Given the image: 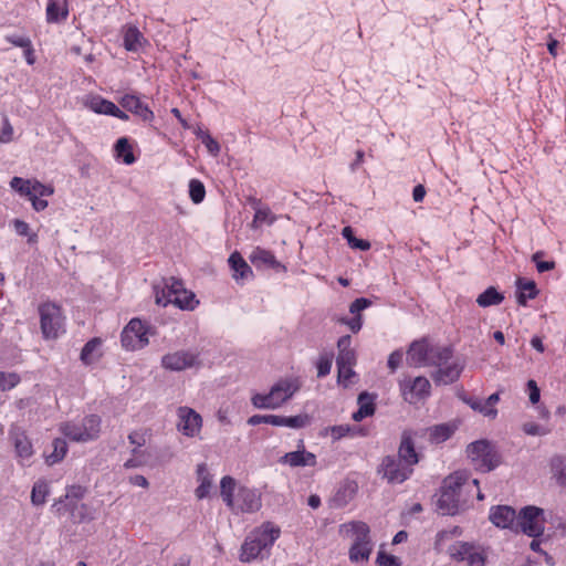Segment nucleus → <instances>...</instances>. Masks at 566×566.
<instances>
[{"label":"nucleus","mask_w":566,"mask_h":566,"mask_svg":"<svg viewBox=\"0 0 566 566\" xmlns=\"http://www.w3.org/2000/svg\"><path fill=\"white\" fill-rule=\"evenodd\" d=\"M343 324H346L353 333H357L360 331L363 322H361V315L358 314L357 316H354L350 319L343 318L340 321Z\"/></svg>","instance_id":"nucleus-58"},{"label":"nucleus","mask_w":566,"mask_h":566,"mask_svg":"<svg viewBox=\"0 0 566 566\" xmlns=\"http://www.w3.org/2000/svg\"><path fill=\"white\" fill-rule=\"evenodd\" d=\"M83 494L84 490L81 486H71L65 494V503L73 501V499L80 500L83 497Z\"/></svg>","instance_id":"nucleus-62"},{"label":"nucleus","mask_w":566,"mask_h":566,"mask_svg":"<svg viewBox=\"0 0 566 566\" xmlns=\"http://www.w3.org/2000/svg\"><path fill=\"white\" fill-rule=\"evenodd\" d=\"M119 104L127 109L128 112H132L133 114L137 115L145 122H149L154 118V113L148 108L147 105H145L139 97L130 94L124 95Z\"/></svg>","instance_id":"nucleus-22"},{"label":"nucleus","mask_w":566,"mask_h":566,"mask_svg":"<svg viewBox=\"0 0 566 566\" xmlns=\"http://www.w3.org/2000/svg\"><path fill=\"white\" fill-rule=\"evenodd\" d=\"M261 495L252 489L240 486L235 495V510L233 512L253 513L261 509Z\"/></svg>","instance_id":"nucleus-16"},{"label":"nucleus","mask_w":566,"mask_h":566,"mask_svg":"<svg viewBox=\"0 0 566 566\" xmlns=\"http://www.w3.org/2000/svg\"><path fill=\"white\" fill-rule=\"evenodd\" d=\"M177 415L179 419L177 428L182 434L190 438L199 434L202 427V418L198 412L189 407H180Z\"/></svg>","instance_id":"nucleus-15"},{"label":"nucleus","mask_w":566,"mask_h":566,"mask_svg":"<svg viewBox=\"0 0 566 566\" xmlns=\"http://www.w3.org/2000/svg\"><path fill=\"white\" fill-rule=\"evenodd\" d=\"M377 564L379 566H400L399 559L394 555H388L385 552H379L377 555Z\"/></svg>","instance_id":"nucleus-52"},{"label":"nucleus","mask_w":566,"mask_h":566,"mask_svg":"<svg viewBox=\"0 0 566 566\" xmlns=\"http://www.w3.org/2000/svg\"><path fill=\"white\" fill-rule=\"evenodd\" d=\"M284 427L300 429L304 428L310 423V417L306 413L297 415L293 417H284Z\"/></svg>","instance_id":"nucleus-48"},{"label":"nucleus","mask_w":566,"mask_h":566,"mask_svg":"<svg viewBox=\"0 0 566 566\" xmlns=\"http://www.w3.org/2000/svg\"><path fill=\"white\" fill-rule=\"evenodd\" d=\"M67 451V444L63 439H55L53 441V452L48 455V462L54 464L61 461Z\"/></svg>","instance_id":"nucleus-43"},{"label":"nucleus","mask_w":566,"mask_h":566,"mask_svg":"<svg viewBox=\"0 0 566 566\" xmlns=\"http://www.w3.org/2000/svg\"><path fill=\"white\" fill-rule=\"evenodd\" d=\"M402 361V353L400 350H396L389 355L388 358V367L391 371H395Z\"/></svg>","instance_id":"nucleus-61"},{"label":"nucleus","mask_w":566,"mask_h":566,"mask_svg":"<svg viewBox=\"0 0 566 566\" xmlns=\"http://www.w3.org/2000/svg\"><path fill=\"white\" fill-rule=\"evenodd\" d=\"M545 517L544 511L536 506L524 507L516 522V531L521 530L531 537H539L544 533Z\"/></svg>","instance_id":"nucleus-9"},{"label":"nucleus","mask_w":566,"mask_h":566,"mask_svg":"<svg viewBox=\"0 0 566 566\" xmlns=\"http://www.w3.org/2000/svg\"><path fill=\"white\" fill-rule=\"evenodd\" d=\"M60 429L61 432L72 441L87 442L98 437L101 431V418L91 415L85 417L81 423H62Z\"/></svg>","instance_id":"nucleus-6"},{"label":"nucleus","mask_w":566,"mask_h":566,"mask_svg":"<svg viewBox=\"0 0 566 566\" xmlns=\"http://www.w3.org/2000/svg\"><path fill=\"white\" fill-rule=\"evenodd\" d=\"M146 39L136 27H128L124 34V46L128 51L136 52L144 46Z\"/></svg>","instance_id":"nucleus-30"},{"label":"nucleus","mask_w":566,"mask_h":566,"mask_svg":"<svg viewBox=\"0 0 566 566\" xmlns=\"http://www.w3.org/2000/svg\"><path fill=\"white\" fill-rule=\"evenodd\" d=\"M407 363L412 367H433L431 378L436 385H450L457 381L463 364L453 356L451 347L436 344L428 338L415 340L407 350Z\"/></svg>","instance_id":"nucleus-1"},{"label":"nucleus","mask_w":566,"mask_h":566,"mask_svg":"<svg viewBox=\"0 0 566 566\" xmlns=\"http://www.w3.org/2000/svg\"><path fill=\"white\" fill-rule=\"evenodd\" d=\"M10 187L29 200L34 198V196H51L54 191L51 186L43 185L35 179H23L20 177H13L10 181Z\"/></svg>","instance_id":"nucleus-14"},{"label":"nucleus","mask_w":566,"mask_h":566,"mask_svg":"<svg viewBox=\"0 0 566 566\" xmlns=\"http://www.w3.org/2000/svg\"><path fill=\"white\" fill-rule=\"evenodd\" d=\"M253 208L255 209L254 218L251 222L252 229H259L263 224H272L275 221V216L269 208L260 207L258 200H253Z\"/></svg>","instance_id":"nucleus-31"},{"label":"nucleus","mask_w":566,"mask_h":566,"mask_svg":"<svg viewBox=\"0 0 566 566\" xmlns=\"http://www.w3.org/2000/svg\"><path fill=\"white\" fill-rule=\"evenodd\" d=\"M300 389L296 379H280L274 384L269 394H255L251 402L259 409H276L287 401Z\"/></svg>","instance_id":"nucleus-4"},{"label":"nucleus","mask_w":566,"mask_h":566,"mask_svg":"<svg viewBox=\"0 0 566 566\" xmlns=\"http://www.w3.org/2000/svg\"><path fill=\"white\" fill-rule=\"evenodd\" d=\"M170 303L181 310L192 311L199 302L196 300V295L192 292L184 289L180 294H177L171 298Z\"/></svg>","instance_id":"nucleus-38"},{"label":"nucleus","mask_w":566,"mask_h":566,"mask_svg":"<svg viewBox=\"0 0 566 566\" xmlns=\"http://www.w3.org/2000/svg\"><path fill=\"white\" fill-rule=\"evenodd\" d=\"M185 289L182 281L176 277H168L163 280L161 285H155V301L158 305L166 306L170 303L171 298Z\"/></svg>","instance_id":"nucleus-17"},{"label":"nucleus","mask_w":566,"mask_h":566,"mask_svg":"<svg viewBox=\"0 0 566 566\" xmlns=\"http://www.w3.org/2000/svg\"><path fill=\"white\" fill-rule=\"evenodd\" d=\"M352 338L349 335L342 336L337 342L338 356L336 359L337 365H350L356 363L355 350L350 347Z\"/></svg>","instance_id":"nucleus-24"},{"label":"nucleus","mask_w":566,"mask_h":566,"mask_svg":"<svg viewBox=\"0 0 566 566\" xmlns=\"http://www.w3.org/2000/svg\"><path fill=\"white\" fill-rule=\"evenodd\" d=\"M350 365H337L338 368V381L345 386L348 385L349 379L355 375Z\"/></svg>","instance_id":"nucleus-55"},{"label":"nucleus","mask_w":566,"mask_h":566,"mask_svg":"<svg viewBox=\"0 0 566 566\" xmlns=\"http://www.w3.org/2000/svg\"><path fill=\"white\" fill-rule=\"evenodd\" d=\"M358 403H359V409L353 413V419L355 421H360L364 418L374 415L375 407H374L373 397L369 396L367 392H363L359 395Z\"/></svg>","instance_id":"nucleus-33"},{"label":"nucleus","mask_w":566,"mask_h":566,"mask_svg":"<svg viewBox=\"0 0 566 566\" xmlns=\"http://www.w3.org/2000/svg\"><path fill=\"white\" fill-rule=\"evenodd\" d=\"M332 368V357L328 355L321 356L317 363V376L324 377L329 374Z\"/></svg>","instance_id":"nucleus-50"},{"label":"nucleus","mask_w":566,"mask_h":566,"mask_svg":"<svg viewBox=\"0 0 566 566\" xmlns=\"http://www.w3.org/2000/svg\"><path fill=\"white\" fill-rule=\"evenodd\" d=\"M455 427L449 423H441L428 429L429 438L434 443L448 440L454 432Z\"/></svg>","instance_id":"nucleus-35"},{"label":"nucleus","mask_w":566,"mask_h":566,"mask_svg":"<svg viewBox=\"0 0 566 566\" xmlns=\"http://www.w3.org/2000/svg\"><path fill=\"white\" fill-rule=\"evenodd\" d=\"M343 531L350 537L352 545H373L369 526L364 522L344 524Z\"/></svg>","instance_id":"nucleus-19"},{"label":"nucleus","mask_w":566,"mask_h":566,"mask_svg":"<svg viewBox=\"0 0 566 566\" xmlns=\"http://www.w3.org/2000/svg\"><path fill=\"white\" fill-rule=\"evenodd\" d=\"M349 432L348 426H334L331 428V434L335 440L345 437Z\"/></svg>","instance_id":"nucleus-64"},{"label":"nucleus","mask_w":566,"mask_h":566,"mask_svg":"<svg viewBox=\"0 0 566 566\" xmlns=\"http://www.w3.org/2000/svg\"><path fill=\"white\" fill-rule=\"evenodd\" d=\"M128 440L132 444H135L137 448H135L133 450V455L134 457H137L139 454V450L138 448H140L142 446L145 444V438H144V434L135 431V432H132L129 436H128Z\"/></svg>","instance_id":"nucleus-56"},{"label":"nucleus","mask_w":566,"mask_h":566,"mask_svg":"<svg viewBox=\"0 0 566 566\" xmlns=\"http://www.w3.org/2000/svg\"><path fill=\"white\" fill-rule=\"evenodd\" d=\"M396 458L401 459L402 462L407 463L411 468L418 463V461H419L418 454L415 451L413 442L409 436L405 434L402 437V440H401V443L399 447V451H398V457H396Z\"/></svg>","instance_id":"nucleus-28"},{"label":"nucleus","mask_w":566,"mask_h":566,"mask_svg":"<svg viewBox=\"0 0 566 566\" xmlns=\"http://www.w3.org/2000/svg\"><path fill=\"white\" fill-rule=\"evenodd\" d=\"M403 399L409 403H417L430 396L431 384L422 376L415 379H405L400 382Z\"/></svg>","instance_id":"nucleus-12"},{"label":"nucleus","mask_w":566,"mask_h":566,"mask_svg":"<svg viewBox=\"0 0 566 566\" xmlns=\"http://www.w3.org/2000/svg\"><path fill=\"white\" fill-rule=\"evenodd\" d=\"M451 558L458 562H465L468 566H485L489 553L475 544L459 542L449 547Z\"/></svg>","instance_id":"nucleus-7"},{"label":"nucleus","mask_w":566,"mask_h":566,"mask_svg":"<svg viewBox=\"0 0 566 566\" xmlns=\"http://www.w3.org/2000/svg\"><path fill=\"white\" fill-rule=\"evenodd\" d=\"M249 260L256 268H273L285 271V266L275 259L271 251L260 247H256L252 250L249 255Z\"/></svg>","instance_id":"nucleus-21"},{"label":"nucleus","mask_w":566,"mask_h":566,"mask_svg":"<svg viewBox=\"0 0 566 566\" xmlns=\"http://www.w3.org/2000/svg\"><path fill=\"white\" fill-rule=\"evenodd\" d=\"M503 300L504 295L500 293L494 286H490L478 296L476 303L481 307H488L492 305H499L503 302Z\"/></svg>","instance_id":"nucleus-36"},{"label":"nucleus","mask_w":566,"mask_h":566,"mask_svg":"<svg viewBox=\"0 0 566 566\" xmlns=\"http://www.w3.org/2000/svg\"><path fill=\"white\" fill-rule=\"evenodd\" d=\"M49 494V485L45 481H38L34 483L31 492L32 504L39 506L45 503Z\"/></svg>","instance_id":"nucleus-40"},{"label":"nucleus","mask_w":566,"mask_h":566,"mask_svg":"<svg viewBox=\"0 0 566 566\" xmlns=\"http://www.w3.org/2000/svg\"><path fill=\"white\" fill-rule=\"evenodd\" d=\"M527 388L530 391V401L535 405L539 401V388L537 387V384L535 380L531 379L527 381Z\"/></svg>","instance_id":"nucleus-57"},{"label":"nucleus","mask_w":566,"mask_h":566,"mask_svg":"<svg viewBox=\"0 0 566 566\" xmlns=\"http://www.w3.org/2000/svg\"><path fill=\"white\" fill-rule=\"evenodd\" d=\"M467 453L474 468L482 472L492 471L500 464V455L494 446L486 440L470 443Z\"/></svg>","instance_id":"nucleus-5"},{"label":"nucleus","mask_w":566,"mask_h":566,"mask_svg":"<svg viewBox=\"0 0 566 566\" xmlns=\"http://www.w3.org/2000/svg\"><path fill=\"white\" fill-rule=\"evenodd\" d=\"M281 462L286 463L292 468L314 467L316 464V457L312 452L297 450L286 453L284 457H282Z\"/></svg>","instance_id":"nucleus-23"},{"label":"nucleus","mask_w":566,"mask_h":566,"mask_svg":"<svg viewBox=\"0 0 566 566\" xmlns=\"http://www.w3.org/2000/svg\"><path fill=\"white\" fill-rule=\"evenodd\" d=\"M378 472L389 483H402L412 473V468L397 459L395 455H387L382 459Z\"/></svg>","instance_id":"nucleus-11"},{"label":"nucleus","mask_w":566,"mask_h":566,"mask_svg":"<svg viewBox=\"0 0 566 566\" xmlns=\"http://www.w3.org/2000/svg\"><path fill=\"white\" fill-rule=\"evenodd\" d=\"M553 476L562 488H566V458L556 455L551 460Z\"/></svg>","instance_id":"nucleus-37"},{"label":"nucleus","mask_w":566,"mask_h":566,"mask_svg":"<svg viewBox=\"0 0 566 566\" xmlns=\"http://www.w3.org/2000/svg\"><path fill=\"white\" fill-rule=\"evenodd\" d=\"M74 523H86L96 518V510L85 503L71 501L64 504Z\"/></svg>","instance_id":"nucleus-20"},{"label":"nucleus","mask_w":566,"mask_h":566,"mask_svg":"<svg viewBox=\"0 0 566 566\" xmlns=\"http://www.w3.org/2000/svg\"><path fill=\"white\" fill-rule=\"evenodd\" d=\"M343 237L347 240L348 244L353 249H358L361 251L369 250L370 243L366 240L356 239L354 237L353 229L350 227H345L342 232Z\"/></svg>","instance_id":"nucleus-44"},{"label":"nucleus","mask_w":566,"mask_h":566,"mask_svg":"<svg viewBox=\"0 0 566 566\" xmlns=\"http://www.w3.org/2000/svg\"><path fill=\"white\" fill-rule=\"evenodd\" d=\"M465 402L475 411L483 413L485 417L494 418L497 415V410L495 408L488 407L486 400H482L479 398H469L465 399Z\"/></svg>","instance_id":"nucleus-42"},{"label":"nucleus","mask_w":566,"mask_h":566,"mask_svg":"<svg viewBox=\"0 0 566 566\" xmlns=\"http://www.w3.org/2000/svg\"><path fill=\"white\" fill-rule=\"evenodd\" d=\"M148 334L149 327L139 318H133L122 332V345L127 350L142 349L149 343Z\"/></svg>","instance_id":"nucleus-10"},{"label":"nucleus","mask_w":566,"mask_h":566,"mask_svg":"<svg viewBox=\"0 0 566 566\" xmlns=\"http://www.w3.org/2000/svg\"><path fill=\"white\" fill-rule=\"evenodd\" d=\"M523 431L528 436H545L549 432L546 428L534 422L524 423Z\"/></svg>","instance_id":"nucleus-51"},{"label":"nucleus","mask_w":566,"mask_h":566,"mask_svg":"<svg viewBox=\"0 0 566 566\" xmlns=\"http://www.w3.org/2000/svg\"><path fill=\"white\" fill-rule=\"evenodd\" d=\"M41 331L46 339L56 338L63 331V316L61 308L54 303H44L39 306Z\"/></svg>","instance_id":"nucleus-8"},{"label":"nucleus","mask_w":566,"mask_h":566,"mask_svg":"<svg viewBox=\"0 0 566 566\" xmlns=\"http://www.w3.org/2000/svg\"><path fill=\"white\" fill-rule=\"evenodd\" d=\"M189 196L195 203H200L206 196L203 184L198 179H191L189 182Z\"/></svg>","instance_id":"nucleus-45"},{"label":"nucleus","mask_w":566,"mask_h":566,"mask_svg":"<svg viewBox=\"0 0 566 566\" xmlns=\"http://www.w3.org/2000/svg\"><path fill=\"white\" fill-rule=\"evenodd\" d=\"M12 136H13V128L10 125L9 120L6 119L4 124H3V127L1 129V133H0V142L1 143H9V142L12 140Z\"/></svg>","instance_id":"nucleus-59"},{"label":"nucleus","mask_w":566,"mask_h":566,"mask_svg":"<svg viewBox=\"0 0 566 566\" xmlns=\"http://www.w3.org/2000/svg\"><path fill=\"white\" fill-rule=\"evenodd\" d=\"M101 346V338L96 337L87 342L82 349L81 360L86 365L95 363L102 356Z\"/></svg>","instance_id":"nucleus-32"},{"label":"nucleus","mask_w":566,"mask_h":566,"mask_svg":"<svg viewBox=\"0 0 566 566\" xmlns=\"http://www.w3.org/2000/svg\"><path fill=\"white\" fill-rule=\"evenodd\" d=\"M84 105L97 114H106V115H108L109 111H112L114 107L113 102L104 99L97 95L87 96L84 99Z\"/></svg>","instance_id":"nucleus-34"},{"label":"nucleus","mask_w":566,"mask_h":566,"mask_svg":"<svg viewBox=\"0 0 566 566\" xmlns=\"http://www.w3.org/2000/svg\"><path fill=\"white\" fill-rule=\"evenodd\" d=\"M279 536L280 528L270 522L254 528L241 546L240 560L249 563L256 558L263 559L270 554V549Z\"/></svg>","instance_id":"nucleus-2"},{"label":"nucleus","mask_w":566,"mask_h":566,"mask_svg":"<svg viewBox=\"0 0 566 566\" xmlns=\"http://www.w3.org/2000/svg\"><path fill=\"white\" fill-rule=\"evenodd\" d=\"M202 143L211 155L217 156L219 154L220 145L210 136L209 133H202Z\"/></svg>","instance_id":"nucleus-54"},{"label":"nucleus","mask_w":566,"mask_h":566,"mask_svg":"<svg viewBox=\"0 0 566 566\" xmlns=\"http://www.w3.org/2000/svg\"><path fill=\"white\" fill-rule=\"evenodd\" d=\"M15 451L18 455L22 459H29L32 455V446L31 442L22 436L15 438L14 441Z\"/></svg>","instance_id":"nucleus-46"},{"label":"nucleus","mask_w":566,"mask_h":566,"mask_svg":"<svg viewBox=\"0 0 566 566\" xmlns=\"http://www.w3.org/2000/svg\"><path fill=\"white\" fill-rule=\"evenodd\" d=\"M544 255V252L538 251L533 254L532 261L535 262L536 269L539 273H544L551 271L555 268L554 261H542L541 258Z\"/></svg>","instance_id":"nucleus-49"},{"label":"nucleus","mask_w":566,"mask_h":566,"mask_svg":"<svg viewBox=\"0 0 566 566\" xmlns=\"http://www.w3.org/2000/svg\"><path fill=\"white\" fill-rule=\"evenodd\" d=\"M115 151L118 157L123 158L125 164L130 165L135 161V156L132 153V148L127 138L123 137L116 142Z\"/></svg>","instance_id":"nucleus-41"},{"label":"nucleus","mask_w":566,"mask_h":566,"mask_svg":"<svg viewBox=\"0 0 566 566\" xmlns=\"http://www.w3.org/2000/svg\"><path fill=\"white\" fill-rule=\"evenodd\" d=\"M13 226H14V230L17 231V233L19 235H23V237L29 235L30 227L27 222L15 219L13 221Z\"/></svg>","instance_id":"nucleus-63"},{"label":"nucleus","mask_w":566,"mask_h":566,"mask_svg":"<svg viewBox=\"0 0 566 566\" xmlns=\"http://www.w3.org/2000/svg\"><path fill=\"white\" fill-rule=\"evenodd\" d=\"M371 305V301L365 297L356 298L349 306V312L357 316L360 312Z\"/></svg>","instance_id":"nucleus-53"},{"label":"nucleus","mask_w":566,"mask_h":566,"mask_svg":"<svg viewBox=\"0 0 566 566\" xmlns=\"http://www.w3.org/2000/svg\"><path fill=\"white\" fill-rule=\"evenodd\" d=\"M373 552V545H352L349 548V559L353 563H366Z\"/></svg>","instance_id":"nucleus-39"},{"label":"nucleus","mask_w":566,"mask_h":566,"mask_svg":"<svg viewBox=\"0 0 566 566\" xmlns=\"http://www.w3.org/2000/svg\"><path fill=\"white\" fill-rule=\"evenodd\" d=\"M465 482L467 478L462 473L451 474L443 481L437 502L441 514L455 515L467 506V500L463 497Z\"/></svg>","instance_id":"nucleus-3"},{"label":"nucleus","mask_w":566,"mask_h":566,"mask_svg":"<svg viewBox=\"0 0 566 566\" xmlns=\"http://www.w3.org/2000/svg\"><path fill=\"white\" fill-rule=\"evenodd\" d=\"M198 365V355L190 350H177L161 357V366L172 371H181Z\"/></svg>","instance_id":"nucleus-13"},{"label":"nucleus","mask_w":566,"mask_h":566,"mask_svg":"<svg viewBox=\"0 0 566 566\" xmlns=\"http://www.w3.org/2000/svg\"><path fill=\"white\" fill-rule=\"evenodd\" d=\"M239 488L233 478L227 475L221 479L220 482V495L227 506L234 511L235 510V495Z\"/></svg>","instance_id":"nucleus-25"},{"label":"nucleus","mask_w":566,"mask_h":566,"mask_svg":"<svg viewBox=\"0 0 566 566\" xmlns=\"http://www.w3.org/2000/svg\"><path fill=\"white\" fill-rule=\"evenodd\" d=\"M20 382V376L15 373L0 371V390H10Z\"/></svg>","instance_id":"nucleus-47"},{"label":"nucleus","mask_w":566,"mask_h":566,"mask_svg":"<svg viewBox=\"0 0 566 566\" xmlns=\"http://www.w3.org/2000/svg\"><path fill=\"white\" fill-rule=\"evenodd\" d=\"M517 516L515 510L507 505L493 507L490 513L491 522L502 528H516Z\"/></svg>","instance_id":"nucleus-18"},{"label":"nucleus","mask_w":566,"mask_h":566,"mask_svg":"<svg viewBox=\"0 0 566 566\" xmlns=\"http://www.w3.org/2000/svg\"><path fill=\"white\" fill-rule=\"evenodd\" d=\"M517 286V303L520 305H526L527 300L535 298L538 294V290L536 289V284L534 281H528L522 277H518L516 281Z\"/></svg>","instance_id":"nucleus-27"},{"label":"nucleus","mask_w":566,"mask_h":566,"mask_svg":"<svg viewBox=\"0 0 566 566\" xmlns=\"http://www.w3.org/2000/svg\"><path fill=\"white\" fill-rule=\"evenodd\" d=\"M229 264L233 271V279L245 280L252 275V270L239 252H233L229 258Z\"/></svg>","instance_id":"nucleus-26"},{"label":"nucleus","mask_w":566,"mask_h":566,"mask_svg":"<svg viewBox=\"0 0 566 566\" xmlns=\"http://www.w3.org/2000/svg\"><path fill=\"white\" fill-rule=\"evenodd\" d=\"M46 18L49 22L59 20V6L55 1H50L46 8Z\"/></svg>","instance_id":"nucleus-60"},{"label":"nucleus","mask_w":566,"mask_h":566,"mask_svg":"<svg viewBox=\"0 0 566 566\" xmlns=\"http://www.w3.org/2000/svg\"><path fill=\"white\" fill-rule=\"evenodd\" d=\"M199 485L195 491L197 499L202 500L210 493L212 486V475L209 473L205 464H199L197 469Z\"/></svg>","instance_id":"nucleus-29"}]
</instances>
